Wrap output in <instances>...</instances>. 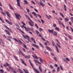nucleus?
Returning <instances> with one entry per match:
<instances>
[{"instance_id":"f257e3e1","label":"nucleus","mask_w":73,"mask_h":73,"mask_svg":"<svg viewBox=\"0 0 73 73\" xmlns=\"http://www.w3.org/2000/svg\"><path fill=\"white\" fill-rule=\"evenodd\" d=\"M25 16L27 18H28L29 20H31L30 21V22H29V25H30V26H31V27H33V24H32V23H34L33 22V21L32 20H31V19H30V18H29V17L28 16V15H26V14H25Z\"/></svg>"},{"instance_id":"f03ea898","label":"nucleus","mask_w":73,"mask_h":73,"mask_svg":"<svg viewBox=\"0 0 73 73\" xmlns=\"http://www.w3.org/2000/svg\"><path fill=\"white\" fill-rule=\"evenodd\" d=\"M17 5L18 6H19V7L21 8V9H23L22 7H21V6L20 5V0H17Z\"/></svg>"},{"instance_id":"7ed1b4c3","label":"nucleus","mask_w":73,"mask_h":73,"mask_svg":"<svg viewBox=\"0 0 73 73\" xmlns=\"http://www.w3.org/2000/svg\"><path fill=\"white\" fill-rule=\"evenodd\" d=\"M15 14L16 16V18H17V19H19V20H20V19L19 18V17H20V18H21V16L20 15H18L16 13H15Z\"/></svg>"},{"instance_id":"20e7f679","label":"nucleus","mask_w":73,"mask_h":73,"mask_svg":"<svg viewBox=\"0 0 73 73\" xmlns=\"http://www.w3.org/2000/svg\"><path fill=\"white\" fill-rule=\"evenodd\" d=\"M7 37L8 38L7 40H8V41H9L11 42L12 40H11L10 39H12V37L11 36H7Z\"/></svg>"},{"instance_id":"39448f33","label":"nucleus","mask_w":73,"mask_h":73,"mask_svg":"<svg viewBox=\"0 0 73 73\" xmlns=\"http://www.w3.org/2000/svg\"><path fill=\"white\" fill-rule=\"evenodd\" d=\"M33 68V69L34 71H35V72H36V73H40V72L38 71H37V69H36V68H34V67H33V66H32Z\"/></svg>"},{"instance_id":"423d86ee","label":"nucleus","mask_w":73,"mask_h":73,"mask_svg":"<svg viewBox=\"0 0 73 73\" xmlns=\"http://www.w3.org/2000/svg\"><path fill=\"white\" fill-rule=\"evenodd\" d=\"M46 48L48 50H49V51H52V49H51V48L48 46H46Z\"/></svg>"},{"instance_id":"0eeeda50","label":"nucleus","mask_w":73,"mask_h":73,"mask_svg":"<svg viewBox=\"0 0 73 73\" xmlns=\"http://www.w3.org/2000/svg\"><path fill=\"white\" fill-rule=\"evenodd\" d=\"M40 2H39V3L40 5H41V6H42V7H44V3L42 2V1H41V0H40Z\"/></svg>"},{"instance_id":"6e6552de","label":"nucleus","mask_w":73,"mask_h":73,"mask_svg":"<svg viewBox=\"0 0 73 73\" xmlns=\"http://www.w3.org/2000/svg\"><path fill=\"white\" fill-rule=\"evenodd\" d=\"M5 32H6V34H7L9 36H11V33H9V32L7 30H6L5 31Z\"/></svg>"},{"instance_id":"1a4fd4ad","label":"nucleus","mask_w":73,"mask_h":73,"mask_svg":"<svg viewBox=\"0 0 73 73\" xmlns=\"http://www.w3.org/2000/svg\"><path fill=\"white\" fill-rule=\"evenodd\" d=\"M32 45L34 46H35V47L36 48H37V49H39V47H38V45H37L33 44H32Z\"/></svg>"},{"instance_id":"9d476101","label":"nucleus","mask_w":73,"mask_h":73,"mask_svg":"<svg viewBox=\"0 0 73 73\" xmlns=\"http://www.w3.org/2000/svg\"><path fill=\"white\" fill-rule=\"evenodd\" d=\"M5 13H6L7 15L9 17V18L10 19V14L9 13V12H8L7 11H6L5 12Z\"/></svg>"},{"instance_id":"9b49d317","label":"nucleus","mask_w":73,"mask_h":73,"mask_svg":"<svg viewBox=\"0 0 73 73\" xmlns=\"http://www.w3.org/2000/svg\"><path fill=\"white\" fill-rule=\"evenodd\" d=\"M34 61H35V64H36V65L37 64L36 63H38L39 64H40V65H41V63H40V62H39L38 61H37V60H34Z\"/></svg>"},{"instance_id":"f8f14e48","label":"nucleus","mask_w":73,"mask_h":73,"mask_svg":"<svg viewBox=\"0 0 73 73\" xmlns=\"http://www.w3.org/2000/svg\"><path fill=\"white\" fill-rule=\"evenodd\" d=\"M7 66H9V64H8V63L7 62L6 64H5L3 66L4 67H7Z\"/></svg>"},{"instance_id":"ddd939ff","label":"nucleus","mask_w":73,"mask_h":73,"mask_svg":"<svg viewBox=\"0 0 73 73\" xmlns=\"http://www.w3.org/2000/svg\"><path fill=\"white\" fill-rule=\"evenodd\" d=\"M8 5L9 6L10 8V9H13V10H14V9H13V7H12V6H11V4H10V3H9Z\"/></svg>"},{"instance_id":"4468645a","label":"nucleus","mask_w":73,"mask_h":73,"mask_svg":"<svg viewBox=\"0 0 73 73\" xmlns=\"http://www.w3.org/2000/svg\"><path fill=\"white\" fill-rule=\"evenodd\" d=\"M52 33L54 35V36H57V32H56V31H54V32H53Z\"/></svg>"},{"instance_id":"2eb2a0df","label":"nucleus","mask_w":73,"mask_h":73,"mask_svg":"<svg viewBox=\"0 0 73 73\" xmlns=\"http://www.w3.org/2000/svg\"><path fill=\"white\" fill-rule=\"evenodd\" d=\"M53 30H51L50 29H48V31L49 33H53Z\"/></svg>"},{"instance_id":"dca6fc26","label":"nucleus","mask_w":73,"mask_h":73,"mask_svg":"<svg viewBox=\"0 0 73 73\" xmlns=\"http://www.w3.org/2000/svg\"><path fill=\"white\" fill-rule=\"evenodd\" d=\"M39 60L40 61V62H41V63H43V59H42V58H40V57H39Z\"/></svg>"},{"instance_id":"f3484780","label":"nucleus","mask_w":73,"mask_h":73,"mask_svg":"<svg viewBox=\"0 0 73 73\" xmlns=\"http://www.w3.org/2000/svg\"><path fill=\"white\" fill-rule=\"evenodd\" d=\"M25 58H30L31 56H30V55H29L28 56H25Z\"/></svg>"},{"instance_id":"a211bd4d","label":"nucleus","mask_w":73,"mask_h":73,"mask_svg":"<svg viewBox=\"0 0 73 73\" xmlns=\"http://www.w3.org/2000/svg\"><path fill=\"white\" fill-rule=\"evenodd\" d=\"M18 41V42H20V43H19V45H21V44H23V42H22L21 41V40H19Z\"/></svg>"},{"instance_id":"6ab92c4d","label":"nucleus","mask_w":73,"mask_h":73,"mask_svg":"<svg viewBox=\"0 0 73 73\" xmlns=\"http://www.w3.org/2000/svg\"><path fill=\"white\" fill-rule=\"evenodd\" d=\"M32 13V14H33V15H34V16H35V17H37V15H36V13L35 12H33Z\"/></svg>"},{"instance_id":"aec40b11","label":"nucleus","mask_w":73,"mask_h":73,"mask_svg":"<svg viewBox=\"0 0 73 73\" xmlns=\"http://www.w3.org/2000/svg\"><path fill=\"white\" fill-rule=\"evenodd\" d=\"M39 45H40V46H42V48H44V46H43V45H42V44L40 42H39Z\"/></svg>"},{"instance_id":"412c9836","label":"nucleus","mask_w":73,"mask_h":73,"mask_svg":"<svg viewBox=\"0 0 73 73\" xmlns=\"http://www.w3.org/2000/svg\"><path fill=\"white\" fill-rule=\"evenodd\" d=\"M55 47L58 53H59V50L58 49V47H57V46H55Z\"/></svg>"},{"instance_id":"4be33fe9","label":"nucleus","mask_w":73,"mask_h":73,"mask_svg":"<svg viewBox=\"0 0 73 73\" xmlns=\"http://www.w3.org/2000/svg\"><path fill=\"white\" fill-rule=\"evenodd\" d=\"M69 19L68 18H65V22H66V21H69Z\"/></svg>"},{"instance_id":"5701e85b","label":"nucleus","mask_w":73,"mask_h":73,"mask_svg":"<svg viewBox=\"0 0 73 73\" xmlns=\"http://www.w3.org/2000/svg\"><path fill=\"white\" fill-rule=\"evenodd\" d=\"M39 70L41 72H42V69H41V68L40 67V66H39Z\"/></svg>"},{"instance_id":"b1692460","label":"nucleus","mask_w":73,"mask_h":73,"mask_svg":"<svg viewBox=\"0 0 73 73\" xmlns=\"http://www.w3.org/2000/svg\"><path fill=\"white\" fill-rule=\"evenodd\" d=\"M66 5H65V4H64V10L65 11H66Z\"/></svg>"},{"instance_id":"393cba45","label":"nucleus","mask_w":73,"mask_h":73,"mask_svg":"<svg viewBox=\"0 0 73 73\" xmlns=\"http://www.w3.org/2000/svg\"><path fill=\"white\" fill-rule=\"evenodd\" d=\"M55 29L56 30V31H58V32H59V31H60V29H59L57 27H56L55 28Z\"/></svg>"},{"instance_id":"a878e982","label":"nucleus","mask_w":73,"mask_h":73,"mask_svg":"<svg viewBox=\"0 0 73 73\" xmlns=\"http://www.w3.org/2000/svg\"><path fill=\"white\" fill-rule=\"evenodd\" d=\"M23 2H24V3H25V4H27L28 3V1H27V0H24Z\"/></svg>"},{"instance_id":"bb28decb","label":"nucleus","mask_w":73,"mask_h":73,"mask_svg":"<svg viewBox=\"0 0 73 73\" xmlns=\"http://www.w3.org/2000/svg\"><path fill=\"white\" fill-rule=\"evenodd\" d=\"M54 60L55 61H56V62H57V58L56 57H54Z\"/></svg>"},{"instance_id":"cd10ccee","label":"nucleus","mask_w":73,"mask_h":73,"mask_svg":"<svg viewBox=\"0 0 73 73\" xmlns=\"http://www.w3.org/2000/svg\"><path fill=\"white\" fill-rule=\"evenodd\" d=\"M60 66H58L57 67V71L58 72H59V71H60Z\"/></svg>"},{"instance_id":"c85d7f7f","label":"nucleus","mask_w":73,"mask_h":73,"mask_svg":"<svg viewBox=\"0 0 73 73\" xmlns=\"http://www.w3.org/2000/svg\"><path fill=\"white\" fill-rule=\"evenodd\" d=\"M26 31H31V29H30V28H28L27 29Z\"/></svg>"},{"instance_id":"c756f323","label":"nucleus","mask_w":73,"mask_h":73,"mask_svg":"<svg viewBox=\"0 0 73 73\" xmlns=\"http://www.w3.org/2000/svg\"><path fill=\"white\" fill-rule=\"evenodd\" d=\"M22 53L23 52H22V51L19 50V54H22Z\"/></svg>"},{"instance_id":"7c9ffc66","label":"nucleus","mask_w":73,"mask_h":73,"mask_svg":"<svg viewBox=\"0 0 73 73\" xmlns=\"http://www.w3.org/2000/svg\"><path fill=\"white\" fill-rule=\"evenodd\" d=\"M23 47L25 48V49H27V46L25 44H23Z\"/></svg>"},{"instance_id":"2f4dec72","label":"nucleus","mask_w":73,"mask_h":73,"mask_svg":"<svg viewBox=\"0 0 73 73\" xmlns=\"http://www.w3.org/2000/svg\"><path fill=\"white\" fill-rule=\"evenodd\" d=\"M8 24H9L10 25H12V23L9 21L8 22Z\"/></svg>"},{"instance_id":"473e14b6","label":"nucleus","mask_w":73,"mask_h":73,"mask_svg":"<svg viewBox=\"0 0 73 73\" xmlns=\"http://www.w3.org/2000/svg\"><path fill=\"white\" fill-rule=\"evenodd\" d=\"M60 16H61L62 17H63V18L64 17V15H63V14H62L61 13H60Z\"/></svg>"},{"instance_id":"72a5a7b5","label":"nucleus","mask_w":73,"mask_h":73,"mask_svg":"<svg viewBox=\"0 0 73 73\" xmlns=\"http://www.w3.org/2000/svg\"><path fill=\"white\" fill-rule=\"evenodd\" d=\"M21 60L22 61V64H24V60H23V59H21Z\"/></svg>"},{"instance_id":"f704fd0d","label":"nucleus","mask_w":73,"mask_h":73,"mask_svg":"<svg viewBox=\"0 0 73 73\" xmlns=\"http://www.w3.org/2000/svg\"><path fill=\"white\" fill-rule=\"evenodd\" d=\"M35 26L36 27V28H37V29H38V27L37 25V24H35Z\"/></svg>"},{"instance_id":"c9c22d12","label":"nucleus","mask_w":73,"mask_h":73,"mask_svg":"<svg viewBox=\"0 0 73 73\" xmlns=\"http://www.w3.org/2000/svg\"><path fill=\"white\" fill-rule=\"evenodd\" d=\"M4 27H5V28H7V29H9L8 27H7V25H4Z\"/></svg>"},{"instance_id":"e433bc0d","label":"nucleus","mask_w":73,"mask_h":73,"mask_svg":"<svg viewBox=\"0 0 73 73\" xmlns=\"http://www.w3.org/2000/svg\"><path fill=\"white\" fill-rule=\"evenodd\" d=\"M13 39H14V40H15V41L17 42H19V41H18V40H17V39H16V38H13Z\"/></svg>"},{"instance_id":"4c0bfd02","label":"nucleus","mask_w":73,"mask_h":73,"mask_svg":"<svg viewBox=\"0 0 73 73\" xmlns=\"http://www.w3.org/2000/svg\"><path fill=\"white\" fill-rule=\"evenodd\" d=\"M36 32L37 35H38V34H39V33H40L37 30H36Z\"/></svg>"},{"instance_id":"58836bf2","label":"nucleus","mask_w":73,"mask_h":73,"mask_svg":"<svg viewBox=\"0 0 73 73\" xmlns=\"http://www.w3.org/2000/svg\"><path fill=\"white\" fill-rule=\"evenodd\" d=\"M50 68H52V69H53V68H54L53 67V66H52V65H50Z\"/></svg>"},{"instance_id":"ea45409f","label":"nucleus","mask_w":73,"mask_h":73,"mask_svg":"<svg viewBox=\"0 0 73 73\" xmlns=\"http://www.w3.org/2000/svg\"><path fill=\"white\" fill-rule=\"evenodd\" d=\"M68 37L69 38H70V40H72V37H71V36H68Z\"/></svg>"},{"instance_id":"a19ab883","label":"nucleus","mask_w":73,"mask_h":73,"mask_svg":"<svg viewBox=\"0 0 73 73\" xmlns=\"http://www.w3.org/2000/svg\"><path fill=\"white\" fill-rule=\"evenodd\" d=\"M66 60H67V61H70V60L68 58H66Z\"/></svg>"},{"instance_id":"79ce46f5","label":"nucleus","mask_w":73,"mask_h":73,"mask_svg":"<svg viewBox=\"0 0 73 73\" xmlns=\"http://www.w3.org/2000/svg\"><path fill=\"white\" fill-rule=\"evenodd\" d=\"M41 21L42 23V24H44V20H42V19H41Z\"/></svg>"},{"instance_id":"37998d69","label":"nucleus","mask_w":73,"mask_h":73,"mask_svg":"<svg viewBox=\"0 0 73 73\" xmlns=\"http://www.w3.org/2000/svg\"><path fill=\"white\" fill-rule=\"evenodd\" d=\"M44 52L46 54H48V52L44 51Z\"/></svg>"},{"instance_id":"c03bdc74","label":"nucleus","mask_w":73,"mask_h":73,"mask_svg":"<svg viewBox=\"0 0 73 73\" xmlns=\"http://www.w3.org/2000/svg\"><path fill=\"white\" fill-rule=\"evenodd\" d=\"M23 70L25 72V73H29L28 72H27V70H25V69H23Z\"/></svg>"},{"instance_id":"a18cd8bd","label":"nucleus","mask_w":73,"mask_h":73,"mask_svg":"<svg viewBox=\"0 0 73 73\" xmlns=\"http://www.w3.org/2000/svg\"><path fill=\"white\" fill-rule=\"evenodd\" d=\"M9 68L11 70H12V69H13V67H12L11 66L9 67Z\"/></svg>"},{"instance_id":"49530a36","label":"nucleus","mask_w":73,"mask_h":73,"mask_svg":"<svg viewBox=\"0 0 73 73\" xmlns=\"http://www.w3.org/2000/svg\"><path fill=\"white\" fill-rule=\"evenodd\" d=\"M56 45H57L58 47H59L60 48H61V46H60V45H59V44H58V43H56Z\"/></svg>"},{"instance_id":"de8ad7c7","label":"nucleus","mask_w":73,"mask_h":73,"mask_svg":"<svg viewBox=\"0 0 73 73\" xmlns=\"http://www.w3.org/2000/svg\"><path fill=\"white\" fill-rule=\"evenodd\" d=\"M56 41H57V42H58V43L59 44H60V42L58 41V40L56 39Z\"/></svg>"},{"instance_id":"09e8293b","label":"nucleus","mask_w":73,"mask_h":73,"mask_svg":"<svg viewBox=\"0 0 73 73\" xmlns=\"http://www.w3.org/2000/svg\"><path fill=\"white\" fill-rule=\"evenodd\" d=\"M20 32H22V33L23 34H25V33L24 32H23V31H22L21 30H20Z\"/></svg>"},{"instance_id":"8fccbe9b","label":"nucleus","mask_w":73,"mask_h":73,"mask_svg":"<svg viewBox=\"0 0 73 73\" xmlns=\"http://www.w3.org/2000/svg\"><path fill=\"white\" fill-rule=\"evenodd\" d=\"M18 70H19V71L20 72H22V70H21V69H20L19 68H18Z\"/></svg>"},{"instance_id":"3c124183","label":"nucleus","mask_w":73,"mask_h":73,"mask_svg":"<svg viewBox=\"0 0 73 73\" xmlns=\"http://www.w3.org/2000/svg\"><path fill=\"white\" fill-rule=\"evenodd\" d=\"M52 44L53 46H55V45H54V42H52Z\"/></svg>"},{"instance_id":"603ef678","label":"nucleus","mask_w":73,"mask_h":73,"mask_svg":"<svg viewBox=\"0 0 73 73\" xmlns=\"http://www.w3.org/2000/svg\"><path fill=\"white\" fill-rule=\"evenodd\" d=\"M35 11L36 12H37V13H38V10H37V9H35Z\"/></svg>"},{"instance_id":"864d4df0","label":"nucleus","mask_w":73,"mask_h":73,"mask_svg":"<svg viewBox=\"0 0 73 73\" xmlns=\"http://www.w3.org/2000/svg\"><path fill=\"white\" fill-rule=\"evenodd\" d=\"M1 13L3 14V15H6L5 14L3 11L1 12Z\"/></svg>"},{"instance_id":"5fc2aeb1","label":"nucleus","mask_w":73,"mask_h":73,"mask_svg":"<svg viewBox=\"0 0 73 73\" xmlns=\"http://www.w3.org/2000/svg\"><path fill=\"white\" fill-rule=\"evenodd\" d=\"M39 30L40 31H42L43 30L41 28H39Z\"/></svg>"},{"instance_id":"6e6d98bb","label":"nucleus","mask_w":73,"mask_h":73,"mask_svg":"<svg viewBox=\"0 0 73 73\" xmlns=\"http://www.w3.org/2000/svg\"><path fill=\"white\" fill-rule=\"evenodd\" d=\"M46 16L47 17V18L48 19H49V20H50V18L49 17H48V16L47 15H46Z\"/></svg>"},{"instance_id":"4d7b16f0","label":"nucleus","mask_w":73,"mask_h":73,"mask_svg":"<svg viewBox=\"0 0 73 73\" xmlns=\"http://www.w3.org/2000/svg\"><path fill=\"white\" fill-rule=\"evenodd\" d=\"M37 16H38L39 17V18H40V19H41V16L40 15H38Z\"/></svg>"},{"instance_id":"13d9d810","label":"nucleus","mask_w":73,"mask_h":73,"mask_svg":"<svg viewBox=\"0 0 73 73\" xmlns=\"http://www.w3.org/2000/svg\"><path fill=\"white\" fill-rule=\"evenodd\" d=\"M53 27L55 28L56 27V24H54L53 25Z\"/></svg>"},{"instance_id":"bf43d9fd","label":"nucleus","mask_w":73,"mask_h":73,"mask_svg":"<svg viewBox=\"0 0 73 73\" xmlns=\"http://www.w3.org/2000/svg\"><path fill=\"white\" fill-rule=\"evenodd\" d=\"M22 24H23V25H25H25H25V23H24V22L22 21Z\"/></svg>"},{"instance_id":"052dcab7","label":"nucleus","mask_w":73,"mask_h":73,"mask_svg":"<svg viewBox=\"0 0 73 73\" xmlns=\"http://www.w3.org/2000/svg\"><path fill=\"white\" fill-rule=\"evenodd\" d=\"M61 24H62V26H63V27H64V28H65V25H64L63 23H61Z\"/></svg>"},{"instance_id":"680f3d73","label":"nucleus","mask_w":73,"mask_h":73,"mask_svg":"<svg viewBox=\"0 0 73 73\" xmlns=\"http://www.w3.org/2000/svg\"><path fill=\"white\" fill-rule=\"evenodd\" d=\"M42 40H43V41H46L45 39H44V38L42 37Z\"/></svg>"},{"instance_id":"e2e57ef3","label":"nucleus","mask_w":73,"mask_h":73,"mask_svg":"<svg viewBox=\"0 0 73 73\" xmlns=\"http://www.w3.org/2000/svg\"><path fill=\"white\" fill-rule=\"evenodd\" d=\"M44 45H46V46H47V45H48L47 43H46V42H44Z\"/></svg>"},{"instance_id":"0e129e2a","label":"nucleus","mask_w":73,"mask_h":73,"mask_svg":"<svg viewBox=\"0 0 73 73\" xmlns=\"http://www.w3.org/2000/svg\"><path fill=\"white\" fill-rule=\"evenodd\" d=\"M27 9V12H28V13H29V12L30 11H29V9Z\"/></svg>"},{"instance_id":"69168bd1","label":"nucleus","mask_w":73,"mask_h":73,"mask_svg":"<svg viewBox=\"0 0 73 73\" xmlns=\"http://www.w3.org/2000/svg\"><path fill=\"white\" fill-rule=\"evenodd\" d=\"M58 22L59 24L61 25V21H58Z\"/></svg>"},{"instance_id":"338daca9","label":"nucleus","mask_w":73,"mask_h":73,"mask_svg":"<svg viewBox=\"0 0 73 73\" xmlns=\"http://www.w3.org/2000/svg\"><path fill=\"white\" fill-rule=\"evenodd\" d=\"M31 40L32 41H34V40H35V39L34 38H31Z\"/></svg>"},{"instance_id":"774afa93","label":"nucleus","mask_w":73,"mask_h":73,"mask_svg":"<svg viewBox=\"0 0 73 73\" xmlns=\"http://www.w3.org/2000/svg\"><path fill=\"white\" fill-rule=\"evenodd\" d=\"M60 69H61V70H63V68H62V67L61 66V65H60Z\"/></svg>"}]
</instances>
